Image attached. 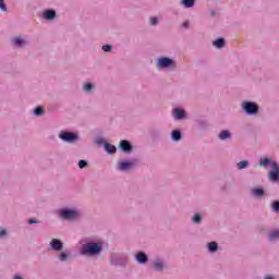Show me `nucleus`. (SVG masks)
Masks as SVG:
<instances>
[{
    "label": "nucleus",
    "instance_id": "9d476101",
    "mask_svg": "<svg viewBox=\"0 0 279 279\" xmlns=\"http://www.w3.org/2000/svg\"><path fill=\"white\" fill-rule=\"evenodd\" d=\"M137 263H141L142 265L147 263V255L143 252L137 253L136 255Z\"/></svg>",
    "mask_w": 279,
    "mask_h": 279
},
{
    "label": "nucleus",
    "instance_id": "0eeeda50",
    "mask_svg": "<svg viewBox=\"0 0 279 279\" xmlns=\"http://www.w3.org/2000/svg\"><path fill=\"white\" fill-rule=\"evenodd\" d=\"M50 245L54 252H60V250H62L63 247L62 242H60V240L58 239H52V241L50 242Z\"/></svg>",
    "mask_w": 279,
    "mask_h": 279
},
{
    "label": "nucleus",
    "instance_id": "f03ea898",
    "mask_svg": "<svg viewBox=\"0 0 279 279\" xmlns=\"http://www.w3.org/2000/svg\"><path fill=\"white\" fill-rule=\"evenodd\" d=\"M272 171L269 172V180L271 182H278L279 180V167L276 161L270 162Z\"/></svg>",
    "mask_w": 279,
    "mask_h": 279
},
{
    "label": "nucleus",
    "instance_id": "a211bd4d",
    "mask_svg": "<svg viewBox=\"0 0 279 279\" xmlns=\"http://www.w3.org/2000/svg\"><path fill=\"white\" fill-rule=\"evenodd\" d=\"M218 245H217V242H209L208 243V250H209V252H217V250H218Z\"/></svg>",
    "mask_w": 279,
    "mask_h": 279
},
{
    "label": "nucleus",
    "instance_id": "473e14b6",
    "mask_svg": "<svg viewBox=\"0 0 279 279\" xmlns=\"http://www.w3.org/2000/svg\"><path fill=\"white\" fill-rule=\"evenodd\" d=\"M59 258L60 260H66V253H61Z\"/></svg>",
    "mask_w": 279,
    "mask_h": 279
},
{
    "label": "nucleus",
    "instance_id": "423d86ee",
    "mask_svg": "<svg viewBox=\"0 0 279 279\" xmlns=\"http://www.w3.org/2000/svg\"><path fill=\"white\" fill-rule=\"evenodd\" d=\"M171 64H173V60L169 58H161L158 61V66H160L161 69H167V66H171Z\"/></svg>",
    "mask_w": 279,
    "mask_h": 279
},
{
    "label": "nucleus",
    "instance_id": "f8f14e48",
    "mask_svg": "<svg viewBox=\"0 0 279 279\" xmlns=\"http://www.w3.org/2000/svg\"><path fill=\"white\" fill-rule=\"evenodd\" d=\"M45 19H47L48 21H51L53 19H56V11L53 10H48L44 13Z\"/></svg>",
    "mask_w": 279,
    "mask_h": 279
},
{
    "label": "nucleus",
    "instance_id": "aec40b11",
    "mask_svg": "<svg viewBox=\"0 0 279 279\" xmlns=\"http://www.w3.org/2000/svg\"><path fill=\"white\" fill-rule=\"evenodd\" d=\"M172 138L173 141H180V138H182V133H180V131H172Z\"/></svg>",
    "mask_w": 279,
    "mask_h": 279
},
{
    "label": "nucleus",
    "instance_id": "2eb2a0df",
    "mask_svg": "<svg viewBox=\"0 0 279 279\" xmlns=\"http://www.w3.org/2000/svg\"><path fill=\"white\" fill-rule=\"evenodd\" d=\"M226 138H230V131H221L219 134L220 141H226Z\"/></svg>",
    "mask_w": 279,
    "mask_h": 279
},
{
    "label": "nucleus",
    "instance_id": "7c9ffc66",
    "mask_svg": "<svg viewBox=\"0 0 279 279\" xmlns=\"http://www.w3.org/2000/svg\"><path fill=\"white\" fill-rule=\"evenodd\" d=\"M272 208H274L275 213H279V202H275L272 204Z\"/></svg>",
    "mask_w": 279,
    "mask_h": 279
},
{
    "label": "nucleus",
    "instance_id": "f704fd0d",
    "mask_svg": "<svg viewBox=\"0 0 279 279\" xmlns=\"http://www.w3.org/2000/svg\"><path fill=\"white\" fill-rule=\"evenodd\" d=\"M28 223H38V221H36V220H34V219H31V220H28Z\"/></svg>",
    "mask_w": 279,
    "mask_h": 279
},
{
    "label": "nucleus",
    "instance_id": "4468645a",
    "mask_svg": "<svg viewBox=\"0 0 279 279\" xmlns=\"http://www.w3.org/2000/svg\"><path fill=\"white\" fill-rule=\"evenodd\" d=\"M223 45H226V41L223 40V38H219L214 41V47H217L218 49H221Z\"/></svg>",
    "mask_w": 279,
    "mask_h": 279
},
{
    "label": "nucleus",
    "instance_id": "6e6552de",
    "mask_svg": "<svg viewBox=\"0 0 279 279\" xmlns=\"http://www.w3.org/2000/svg\"><path fill=\"white\" fill-rule=\"evenodd\" d=\"M120 147H121L122 151H126V153L132 151V144H130V142H128L125 140H122L120 142Z\"/></svg>",
    "mask_w": 279,
    "mask_h": 279
},
{
    "label": "nucleus",
    "instance_id": "f3484780",
    "mask_svg": "<svg viewBox=\"0 0 279 279\" xmlns=\"http://www.w3.org/2000/svg\"><path fill=\"white\" fill-rule=\"evenodd\" d=\"M184 8H193L195 5V0H182Z\"/></svg>",
    "mask_w": 279,
    "mask_h": 279
},
{
    "label": "nucleus",
    "instance_id": "412c9836",
    "mask_svg": "<svg viewBox=\"0 0 279 279\" xmlns=\"http://www.w3.org/2000/svg\"><path fill=\"white\" fill-rule=\"evenodd\" d=\"M267 165H271V161L269 160V158H264V159L259 162V167H267Z\"/></svg>",
    "mask_w": 279,
    "mask_h": 279
},
{
    "label": "nucleus",
    "instance_id": "bb28decb",
    "mask_svg": "<svg viewBox=\"0 0 279 279\" xmlns=\"http://www.w3.org/2000/svg\"><path fill=\"white\" fill-rule=\"evenodd\" d=\"M193 221H194V223H199L202 221V216L199 214H196L193 217Z\"/></svg>",
    "mask_w": 279,
    "mask_h": 279
},
{
    "label": "nucleus",
    "instance_id": "2f4dec72",
    "mask_svg": "<svg viewBox=\"0 0 279 279\" xmlns=\"http://www.w3.org/2000/svg\"><path fill=\"white\" fill-rule=\"evenodd\" d=\"M150 24H151V25H158V19H156V17H150Z\"/></svg>",
    "mask_w": 279,
    "mask_h": 279
},
{
    "label": "nucleus",
    "instance_id": "20e7f679",
    "mask_svg": "<svg viewBox=\"0 0 279 279\" xmlns=\"http://www.w3.org/2000/svg\"><path fill=\"white\" fill-rule=\"evenodd\" d=\"M59 136L62 141H65L66 143H73V141H77V134L75 133L64 132L61 133Z\"/></svg>",
    "mask_w": 279,
    "mask_h": 279
},
{
    "label": "nucleus",
    "instance_id": "c756f323",
    "mask_svg": "<svg viewBox=\"0 0 279 279\" xmlns=\"http://www.w3.org/2000/svg\"><path fill=\"white\" fill-rule=\"evenodd\" d=\"M102 50H104L105 52L111 51V50H112V46H110V45H105V46H102Z\"/></svg>",
    "mask_w": 279,
    "mask_h": 279
},
{
    "label": "nucleus",
    "instance_id": "c9c22d12",
    "mask_svg": "<svg viewBox=\"0 0 279 279\" xmlns=\"http://www.w3.org/2000/svg\"><path fill=\"white\" fill-rule=\"evenodd\" d=\"M182 27H189V22H183Z\"/></svg>",
    "mask_w": 279,
    "mask_h": 279
},
{
    "label": "nucleus",
    "instance_id": "ddd939ff",
    "mask_svg": "<svg viewBox=\"0 0 279 279\" xmlns=\"http://www.w3.org/2000/svg\"><path fill=\"white\" fill-rule=\"evenodd\" d=\"M105 149L108 151V154H114V151H117V147L109 143L105 144Z\"/></svg>",
    "mask_w": 279,
    "mask_h": 279
},
{
    "label": "nucleus",
    "instance_id": "4be33fe9",
    "mask_svg": "<svg viewBox=\"0 0 279 279\" xmlns=\"http://www.w3.org/2000/svg\"><path fill=\"white\" fill-rule=\"evenodd\" d=\"M13 43H14V45L21 46V45H23V43H25V40L21 37H15L13 39Z\"/></svg>",
    "mask_w": 279,
    "mask_h": 279
},
{
    "label": "nucleus",
    "instance_id": "72a5a7b5",
    "mask_svg": "<svg viewBox=\"0 0 279 279\" xmlns=\"http://www.w3.org/2000/svg\"><path fill=\"white\" fill-rule=\"evenodd\" d=\"M7 232L5 229H0V236H5Z\"/></svg>",
    "mask_w": 279,
    "mask_h": 279
},
{
    "label": "nucleus",
    "instance_id": "7ed1b4c3",
    "mask_svg": "<svg viewBox=\"0 0 279 279\" xmlns=\"http://www.w3.org/2000/svg\"><path fill=\"white\" fill-rule=\"evenodd\" d=\"M242 108L247 114H256L258 112V106L254 102H243Z\"/></svg>",
    "mask_w": 279,
    "mask_h": 279
},
{
    "label": "nucleus",
    "instance_id": "4c0bfd02",
    "mask_svg": "<svg viewBox=\"0 0 279 279\" xmlns=\"http://www.w3.org/2000/svg\"><path fill=\"white\" fill-rule=\"evenodd\" d=\"M14 279H23V278H21L20 276H17V277H15Z\"/></svg>",
    "mask_w": 279,
    "mask_h": 279
},
{
    "label": "nucleus",
    "instance_id": "cd10ccee",
    "mask_svg": "<svg viewBox=\"0 0 279 279\" xmlns=\"http://www.w3.org/2000/svg\"><path fill=\"white\" fill-rule=\"evenodd\" d=\"M88 162H86V160H80L78 161V167L80 169H84L85 167H87Z\"/></svg>",
    "mask_w": 279,
    "mask_h": 279
},
{
    "label": "nucleus",
    "instance_id": "b1692460",
    "mask_svg": "<svg viewBox=\"0 0 279 279\" xmlns=\"http://www.w3.org/2000/svg\"><path fill=\"white\" fill-rule=\"evenodd\" d=\"M34 114L36 117H40V114H43V108L41 107H36L34 110Z\"/></svg>",
    "mask_w": 279,
    "mask_h": 279
},
{
    "label": "nucleus",
    "instance_id": "a878e982",
    "mask_svg": "<svg viewBox=\"0 0 279 279\" xmlns=\"http://www.w3.org/2000/svg\"><path fill=\"white\" fill-rule=\"evenodd\" d=\"M254 195H256L257 197H260V195H263V189H254L253 190Z\"/></svg>",
    "mask_w": 279,
    "mask_h": 279
},
{
    "label": "nucleus",
    "instance_id": "6ab92c4d",
    "mask_svg": "<svg viewBox=\"0 0 279 279\" xmlns=\"http://www.w3.org/2000/svg\"><path fill=\"white\" fill-rule=\"evenodd\" d=\"M276 239H279V230H275V231H271V232L269 233V240H270V241H274V240H276Z\"/></svg>",
    "mask_w": 279,
    "mask_h": 279
},
{
    "label": "nucleus",
    "instance_id": "c85d7f7f",
    "mask_svg": "<svg viewBox=\"0 0 279 279\" xmlns=\"http://www.w3.org/2000/svg\"><path fill=\"white\" fill-rule=\"evenodd\" d=\"M93 89V84H90V83H85L84 84V90H92Z\"/></svg>",
    "mask_w": 279,
    "mask_h": 279
},
{
    "label": "nucleus",
    "instance_id": "39448f33",
    "mask_svg": "<svg viewBox=\"0 0 279 279\" xmlns=\"http://www.w3.org/2000/svg\"><path fill=\"white\" fill-rule=\"evenodd\" d=\"M77 211L73 210V209H64L61 210V217L63 219H75V217H77Z\"/></svg>",
    "mask_w": 279,
    "mask_h": 279
},
{
    "label": "nucleus",
    "instance_id": "393cba45",
    "mask_svg": "<svg viewBox=\"0 0 279 279\" xmlns=\"http://www.w3.org/2000/svg\"><path fill=\"white\" fill-rule=\"evenodd\" d=\"M0 10H2V12H7L8 11V7L5 5L4 0H0Z\"/></svg>",
    "mask_w": 279,
    "mask_h": 279
},
{
    "label": "nucleus",
    "instance_id": "e433bc0d",
    "mask_svg": "<svg viewBox=\"0 0 279 279\" xmlns=\"http://www.w3.org/2000/svg\"><path fill=\"white\" fill-rule=\"evenodd\" d=\"M265 279H274V277H271V276H268V277H266Z\"/></svg>",
    "mask_w": 279,
    "mask_h": 279
},
{
    "label": "nucleus",
    "instance_id": "f257e3e1",
    "mask_svg": "<svg viewBox=\"0 0 279 279\" xmlns=\"http://www.w3.org/2000/svg\"><path fill=\"white\" fill-rule=\"evenodd\" d=\"M101 252V244L89 242L83 245L82 254H89L90 256H95V254H99Z\"/></svg>",
    "mask_w": 279,
    "mask_h": 279
},
{
    "label": "nucleus",
    "instance_id": "9b49d317",
    "mask_svg": "<svg viewBox=\"0 0 279 279\" xmlns=\"http://www.w3.org/2000/svg\"><path fill=\"white\" fill-rule=\"evenodd\" d=\"M134 163L131 161H122L120 162V171H126V169H130Z\"/></svg>",
    "mask_w": 279,
    "mask_h": 279
},
{
    "label": "nucleus",
    "instance_id": "1a4fd4ad",
    "mask_svg": "<svg viewBox=\"0 0 279 279\" xmlns=\"http://www.w3.org/2000/svg\"><path fill=\"white\" fill-rule=\"evenodd\" d=\"M173 118L177 120L184 119V110L177 108L172 111Z\"/></svg>",
    "mask_w": 279,
    "mask_h": 279
},
{
    "label": "nucleus",
    "instance_id": "5701e85b",
    "mask_svg": "<svg viewBox=\"0 0 279 279\" xmlns=\"http://www.w3.org/2000/svg\"><path fill=\"white\" fill-rule=\"evenodd\" d=\"M247 165H248L247 160H243L238 163V168L245 169L247 167Z\"/></svg>",
    "mask_w": 279,
    "mask_h": 279
},
{
    "label": "nucleus",
    "instance_id": "dca6fc26",
    "mask_svg": "<svg viewBox=\"0 0 279 279\" xmlns=\"http://www.w3.org/2000/svg\"><path fill=\"white\" fill-rule=\"evenodd\" d=\"M154 267L157 271H162V268L165 267V264L161 260H156L154 263Z\"/></svg>",
    "mask_w": 279,
    "mask_h": 279
}]
</instances>
